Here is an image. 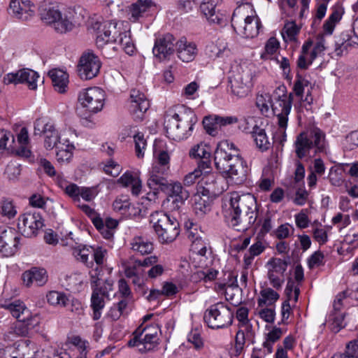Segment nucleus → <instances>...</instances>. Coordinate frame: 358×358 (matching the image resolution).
<instances>
[{"label":"nucleus","instance_id":"obj_16","mask_svg":"<svg viewBox=\"0 0 358 358\" xmlns=\"http://www.w3.org/2000/svg\"><path fill=\"white\" fill-rule=\"evenodd\" d=\"M101 66V61L96 55L93 52H85L78 65V75L83 80H90L98 75Z\"/></svg>","mask_w":358,"mask_h":358},{"label":"nucleus","instance_id":"obj_38","mask_svg":"<svg viewBox=\"0 0 358 358\" xmlns=\"http://www.w3.org/2000/svg\"><path fill=\"white\" fill-rule=\"evenodd\" d=\"M131 248L134 252L141 255L150 254L154 249L152 242L140 236L133 238L131 242Z\"/></svg>","mask_w":358,"mask_h":358},{"label":"nucleus","instance_id":"obj_29","mask_svg":"<svg viewBox=\"0 0 358 358\" xmlns=\"http://www.w3.org/2000/svg\"><path fill=\"white\" fill-rule=\"evenodd\" d=\"M144 344L137 341L136 338H131L128 341V346L131 348H136L138 351L141 353H144L152 350L158 344L159 338L150 337L146 334L143 335Z\"/></svg>","mask_w":358,"mask_h":358},{"label":"nucleus","instance_id":"obj_28","mask_svg":"<svg viewBox=\"0 0 358 358\" xmlns=\"http://www.w3.org/2000/svg\"><path fill=\"white\" fill-rule=\"evenodd\" d=\"M250 133L251 134L257 147L261 151L264 152L269 149L271 143L264 129L260 127L257 124H255Z\"/></svg>","mask_w":358,"mask_h":358},{"label":"nucleus","instance_id":"obj_34","mask_svg":"<svg viewBox=\"0 0 358 358\" xmlns=\"http://www.w3.org/2000/svg\"><path fill=\"white\" fill-rule=\"evenodd\" d=\"M118 182L124 187H131L132 194L136 196L138 195L142 187L141 180L128 171L118 179Z\"/></svg>","mask_w":358,"mask_h":358},{"label":"nucleus","instance_id":"obj_57","mask_svg":"<svg viewBox=\"0 0 358 358\" xmlns=\"http://www.w3.org/2000/svg\"><path fill=\"white\" fill-rule=\"evenodd\" d=\"M308 84L309 82L307 80L303 78L302 76L297 75L296 80L294 85V92L295 94L297 96L302 98L304 87L308 86Z\"/></svg>","mask_w":358,"mask_h":358},{"label":"nucleus","instance_id":"obj_64","mask_svg":"<svg viewBox=\"0 0 358 358\" xmlns=\"http://www.w3.org/2000/svg\"><path fill=\"white\" fill-rule=\"evenodd\" d=\"M343 355L349 358L358 357V339L351 341L347 344L346 350Z\"/></svg>","mask_w":358,"mask_h":358},{"label":"nucleus","instance_id":"obj_60","mask_svg":"<svg viewBox=\"0 0 358 358\" xmlns=\"http://www.w3.org/2000/svg\"><path fill=\"white\" fill-rule=\"evenodd\" d=\"M80 187L74 183H69L65 187L64 192L70 196L74 201H80Z\"/></svg>","mask_w":358,"mask_h":358},{"label":"nucleus","instance_id":"obj_5","mask_svg":"<svg viewBox=\"0 0 358 358\" xmlns=\"http://www.w3.org/2000/svg\"><path fill=\"white\" fill-rule=\"evenodd\" d=\"M196 122L197 117L192 111L182 114L174 113L172 115H166L164 129L169 138L180 141L187 139L192 135Z\"/></svg>","mask_w":358,"mask_h":358},{"label":"nucleus","instance_id":"obj_47","mask_svg":"<svg viewBox=\"0 0 358 358\" xmlns=\"http://www.w3.org/2000/svg\"><path fill=\"white\" fill-rule=\"evenodd\" d=\"M206 183L207 187H202V190H199L196 193H200L201 194L209 195L210 199H212V196L215 194H216L218 192H222L223 189H219L218 188H216L214 186V182H217L216 179L213 176H209L206 178Z\"/></svg>","mask_w":358,"mask_h":358},{"label":"nucleus","instance_id":"obj_46","mask_svg":"<svg viewBox=\"0 0 358 358\" xmlns=\"http://www.w3.org/2000/svg\"><path fill=\"white\" fill-rule=\"evenodd\" d=\"M1 213L3 216L12 218L17 214L16 207L12 200L3 199L1 202Z\"/></svg>","mask_w":358,"mask_h":358},{"label":"nucleus","instance_id":"obj_56","mask_svg":"<svg viewBox=\"0 0 358 358\" xmlns=\"http://www.w3.org/2000/svg\"><path fill=\"white\" fill-rule=\"evenodd\" d=\"M27 322H19L18 323L13 324L10 328V333L17 336H24L28 334L29 326Z\"/></svg>","mask_w":358,"mask_h":358},{"label":"nucleus","instance_id":"obj_43","mask_svg":"<svg viewBox=\"0 0 358 358\" xmlns=\"http://www.w3.org/2000/svg\"><path fill=\"white\" fill-rule=\"evenodd\" d=\"M282 335L280 328L274 327L266 336V339L263 343V347L266 349L268 353L273 350V344L279 340Z\"/></svg>","mask_w":358,"mask_h":358},{"label":"nucleus","instance_id":"obj_15","mask_svg":"<svg viewBox=\"0 0 358 358\" xmlns=\"http://www.w3.org/2000/svg\"><path fill=\"white\" fill-rule=\"evenodd\" d=\"M252 78L250 71L243 69L230 76L229 83L231 93L238 98L245 97L252 85Z\"/></svg>","mask_w":358,"mask_h":358},{"label":"nucleus","instance_id":"obj_59","mask_svg":"<svg viewBox=\"0 0 358 358\" xmlns=\"http://www.w3.org/2000/svg\"><path fill=\"white\" fill-rule=\"evenodd\" d=\"M106 255V250L102 248L93 247V252L91 255V260L94 261L97 266H101L103 264V259Z\"/></svg>","mask_w":358,"mask_h":358},{"label":"nucleus","instance_id":"obj_32","mask_svg":"<svg viewBox=\"0 0 358 358\" xmlns=\"http://www.w3.org/2000/svg\"><path fill=\"white\" fill-rule=\"evenodd\" d=\"M354 36H351L348 34L343 33L341 38L336 42V52L338 55L342 54L344 50L347 51L348 48L358 47V34L353 29Z\"/></svg>","mask_w":358,"mask_h":358},{"label":"nucleus","instance_id":"obj_19","mask_svg":"<svg viewBox=\"0 0 358 358\" xmlns=\"http://www.w3.org/2000/svg\"><path fill=\"white\" fill-rule=\"evenodd\" d=\"M19 236L15 229L0 228V254L3 257L13 256L17 250Z\"/></svg>","mask_w":358,"mask_h":358},{"label":"nucleus","instance_id":"obj_42","mask_svg":"<svg viewBox=\"0 0 358 358\" xmlns=\"http://www.w3.org/2000/svg\"><path fill=\"white\" fill-rule=\"evenodd\" d=\"M229 50L224 44H220L219 45L211 43L206 46L205 53L206 55L213 59L222 57L225 52L227 54Z\"/></svg>","mask_w":358,"mask_h":358},{"label":"nucleus","instance_id":"obj_11","mask_svg":"<svg viewBox=\"0 0 358 358\" xmlns=\"http://www.w3.org/2000/svg\"><path fill=\"white\" fill-rule=\"evenodd\" d=\"M34 135H44V146L52 150L63 142L55 124L47 118H38L34 122Z\"/></svg>","mask_w":358,"mask_h":358},{"label":"nucleus","instance_id":"obj_20","mask_svg":"<svg viewBox=\"0 0 358 358\" xmlns=\"http://www.w3.org/2000/svg\"><path fill=\"white\" fill-rule=\"evenodd\" d=\"M39 75L35 71L29 69H20L15 73H10L3 77V83L6 85L27 83L29 88L36 90Z\"/></svg>","mask_w":358,"mask_h":358},{"label":"nucleus","instance_id":"obj_9","mask_svg":"<svg viewBox=\"0 0 358 358\" xmlns=\"http://www.w3.org/2000/svg\"><path fill=\"white\" fill-rule=\"evenodd\" d=\"M203 320L210 329L227 328L233 322L234 313L227 305L223 303H217L211 305L206 310Z\"/></svg>","mask_w":358,"mask_h":358},{"label":"nucleus","instance_id":"obj_48","mask_svg":"<svg viewBox=\"0 0 358 358\" xmlns=\"http://www.w3.org/2000/svg\"><path fill=\"white\" fill-rule=\"evenodd\" d=\"M185 228L187 229V238L190 241L202 238L204 235L199 226L192 222H186Z\"/></svg>","mask_w":358,"mask_h":358},{"label":"nucleus","instance_id":"obj_4","mask_svg":"<svg viewBox=\"0 0 358 358\" xmlns=\"http://www.w3.org/2000/svg\"><path fill=\"white\" fill-rule=\"evenodd\" d=\"M293 95L285 93V87H280L273 92V97L268 94H258L256 105L262 113L268 112L271 107L273 115L278 119L280 128L285 129L287 126L288 115L290 114Z\"/></svg>","mask_w":358,"mask_h":358},{"label":"nucleus","instance_id":"obj_14","mask_svg":"<svg viewBox=\"0 0 358 358\" xmlns=\"http://www.w3.org/2000/svg\"><path fill=\"white\" fill-rule=\"evenodd\" d=\"M43 220L39 213H26L18 218L17 228L26 237L36 236L43 227Z\"/></svg>","mask_w":358,"mask_h":358},{"label":"nucleus","instance_id":"obj_49","mask_svg":"<svg viewBox=\"0 0 358 358\" xmlns=\"http://www.w3.org/2000/svg\"><path fill=\"white\" fill-rule=\"evenodd\" d=\"M191 251L200 256H205L207 252L208 243L202 238L191 241Z\"/></svg>","mask_w":358,"mask_h":358},{"label":"nucleus","instance_id":"obj_36","mask_svg":"<svg viewBox=\"0 0 358 358\" xmlns=\"http://www.w3.org/2000/svg\"><path fill=\"white\" fill-rule=\"evenodd\" d=\"M56 157L59 162H69L73 156L74 145L69 143V140L64 139L63 142L55 147Z\"/></svg>","mask_w":358,"mask_h":358},{"label":"nucleus","instance_id":"obj_54","mask_svg":"<svg viewBox=\"0 0 358 358\" xmlns=\"http://www.w3.org/2000/svg\"><path fill=\"white\" fill-rule=\"evenodd\" d=\"M294 228L289 224L280 225L275 231V235L278 239H285L294 232Z\"/></svg>","mask_w":358,"mask_h":358},{"label":"nucleus","instance_id":"obj_3","mask_svg":"<svg viewBox=\"0 0 358 358\" xmlns=\"http://www.w3.org/2000/svg\"><path fill=\"white\" fill-rule=\"evenodd\" d=\"M122 24L114 21L107 22L103 25V34L96 38V43L99 48H101L103 53L107 56L113 55L110 52L119 48L122 49L127 54L131 55L135 51V45L131 38L129 31H122Z\"/></svg>","mask_w":358,"mask_h":358},{"label":"nucleus","instance_id":"obj_23","mask_svg":"<svg viewBox=\"0 0 358 358\" xmlns=\"http://www.w3.org/2000/svg\"><path fill=\"white\" fill-rule=\"evenodd\" d=\"M170 157L167 152L162 151L157 157V161L154 163L150 171V176L147 184H150L153 180L161 177L167 176L169 171Z\"/></svg>","mask_w":358,"mask_h":358},{"label":"nucleus","instance_id":"obj_62","mask_svg":"<svg viewBox=\"0 0 358 358\" xmlns=\"http://www.w3.org/2000/svg\"><path fill=\"white\" fill-rule=\"evenodd\" d=\"M104 171L113 177L117 176L121 171L120 166L113 160H109L103 167Z\"/></svg>","mask_w":358,"mask_h":358},{"label":"nucleus","instance_id":"obj_55","mask_svg":"<svg viewBox=\"0 0 358 358\" xmlns=\"http://www.w3.org/2000/svg\"><path fill=\"white\" fill-rule=\"evenodd\" d=\"M20 166L15 163H10L7 165L5 174L10 180H14L20 175Z\"/></svg>","mask_w":358,"mask_h":358},{"label":"nucleus","instance_id":"obj_21","mask_svg":"<svg viewBox=\"0 0 358 358\" xmlns=\"http://www.w3.org/2000/svg\"><path fill=\"white\" fill-rule=\"evenodd\" d=\"M222 0H204L200 5L203 15L210 24L223 25L227 22L225 14L219 8Z\"/></svg>","mask_w":358,"mask_h":358},{"label":"nucleus","instance_id":"obj_1","mask_svg":"<svg viewBox=\"0 0 358 358\" xmlns=\"http://www.w3.org/2000/svg\"><path fill=\"white\" fill-rule=\"evenodd\" d=\"M223 215L229 226L238 231H244L252 227L258 217L257 199L251 194H230L229 205H225Z\"/></svg>","mask_w":358,"mask_h":358},{"label":"nucleus","instance_id":"obj_7","mask_svg":"<svg viewBox=\"0 0 358 358\" xmlns=\"http://www.w3.org/2000/svg\"><path fill=\"white\" fill-rule=\"evenodd\" d=\"M250 8L248 3L237 7L231 17V26L237 34L252 38L259 34L261 22L257 15H246Z\"/></svg>","mask_w":358,"mask_h":358},{"label":"nucleus","instance_id":"obj_39","mask_svg":"<svg viewBox=\"0 0 358 358\" xmlns=\"http://www.w3.org/2000/svg\"><path fill=\"white\" fill-rule=\"evenodd\" d=\"M313 42L306 41L302 46L301 52L297 60V66L301 69H306L312 64L315 58H312L310 50Z\"/></svg>","mask_w":358,"mask_h":358},{"label":"nucleus","instance_id":"obj_33","mask_svg":"<svg viewBox=\"0 0 358 358\" xmlns=\"http://www.w3.org/2000/svg\"><path fill=\"white\" fill-rule=\"evenodd\" d=\"M72 250V255L77 260L84 263L88 267L93 266V261L90 260V257L93 252V247L80 245L73 248Z\"/></svg>","mask_w":358,"mask_h":358},{"label":"nucleus","instance_id":"obj_58","mask_svg":"<svg viewBox=\"0 0 358 358\" xmlns=\"http://www.w3.org/2000/svg\"><path fill=\"white\" fill-rule=\"evenodd\" d=\"M190 157L193 158L208 159L210 157V152H207L203 145H195L189 151Z\"/></svg>","mask_w":358,"mask_h":358},{"label":"nucleus","instance_id":"obj_61","mask_svg":"<svg viewBox=\"0 0 358 358\" xmlns=\"http://www.w3.org/2000/svg\"><path fill=\"white\" fill-rule=\"evenodd\" d=\"M187 341L192 343L196 349H200L203 346V339L197 331H192L187 336Z\"/></svg>","mask_w":358,"mask_h":358},{"label":"nucleus","instance_id":"obj_30","mask_svg":"<svg viewBox=\"0 0 358 358\" xmlns=\"http://www.w3.org/2000/svg\"><path fill=\"white\" fill-rule=\"evenodd\" d=\"M17 139L20 147L15 150L16 155L25 158L29 157L31 152L27 147L29 143V137L28 129L26 127L21 128L17 136Z\"/></svg>","mask_w":358,"mask_h":358},{"label":"nucleus","instance_id":"obj_27","mask_svg":"<svg viewBox=\"0 0 358 358\" xmlns=\"http://www.w3.org/2000/svg\"><path fill=\"white\" fill-rule=\"evenodd\" d=\"M9 6L13 13L20 19L27 20V16L22 17L24 13L29 16L34 14V10L31 9L33 3L30 0H10Z\"/></svg>","mask_w":358,"mask_h":358},{"label":"nucleus","instance_id":"obj_26","mask_svg":"<svg viewBox=\"0 0 358 358\" xmlns=\"http://www.w3.org/2000/svg\"><path fill=\"white\" fill-rule=\"evenodd\" d=\"M12 315L15 317L18 322H27L28 324H32L31 313L26 307L24 303L19 300L14 301L3 306Z\"/></svg>","mask_w":358,"mask_h":358},{"label":"nucleus","instance_id":"obj_45","mask_svg":"<svg viewBox=\"0 0 358 358\" xmlns=\"http://www.w3.org/2000/svg\"><path fill=\"white\" fill-rule=\"evenodd\" d=\"M299 31V27L293 22H288L285 24L282 31V37L285 41H294L296 39V36Z\"/></svg>","mask_w":358,"mask_h":358},{"label":"nucleus","instance_id":"obj_37","mask_svg":"<svg viewBox=\"0 0 358 358\" xmlns=\"http://www.w3.org/2000/svg\"><path fill=\"white\" fill-rule=\"evenodd\" d=\"M54 87L59 92H64L68 83V75L62 70L53 69L48 72Z\"/></svg>","mask_w":358,"mask_h":358},{"label":"nucleus","instance_id":"obj_2","mask_svg":"<svg viewBox=\"0 0 358 358\" xmlns=\"http://www.w3.org/2000/svg\"><path fill=\"white\" fill-rule=\"evenodd\" d=\"M214 162L216 169L234 183L241 184L246 180L248 167L233 143L227 140L219 143L214 153Z\"/></svg>","mask_w":358,"mask_h":358},{"label":"nucleus","instance_id":"obj_44","mask_svg":"<svg viewBox=\"0 0 358 358\" xmlns=\"http://www.w3.org/2000/svg\"><path fill=\"white\" fill-rule=\"evenodd\" d=\"M289 262V257L286 259H281L280 258H271L267 263L271 268H269L268 271H273V273H280L283 275L287 268V265Z\"/></svg>","mask_w":358,"mask_h":358},{"label":"nucleus","instance_id":"obj_63","mask_svg":"<svg viewBox=\"0 0 358 358\" xmlns=\"http://www.w3.org/2000/svg\"><path fill=\"white\" fill-rule=\"evenodd\" d=\"M104 171L113 177L117 176L121 171L120 166L113 160H109L103 167Z\"/></svg>","mask_w":358,"mask_h":358},{"label":"nucleus","instance_id":"obj_8","mask_svg":"<svg viewBox=\"0 0 358 358\" xmlns=\"http://www.w3.org/2000/svg\"><path fill=\"white\" fill-rule=\"evenodd\" d=\"M294 145L296 155L299 159L307 156L313 148H315V152H323L325 148L324 134L317 128L309 134L301 133L297 136Z\"/></svg>","mask_w":358,"mask_h":358},{"label":"nucleus","instance_id":"obj_22","mask_svg":"<svg viewBox=\"0 0 358 358\" xmlns=\"http://www.w3.org/2000/svg\"><path fill=\"white\" fill-rule=\"evenodd\" d=\"M130 112L136 121L143 120L144 113L150 107L149 101L144 94L137 90H131L130 93Z\"/></svg>","mask_w":358,"mask_h":358},{"label":"nucleus","instance_id":"obj_53","mask_svg":"<svg viewBox=\"0 0 358 358\" xmlns=\"http://www.w3.org/2000/svg\"><path fill=\"white\" fill-rule=\"evenodd\" d=\"M134 139L136 155L138 158L143 157L144 156L143 150H145L147 145L144 135L143 134L138 133L134 136Z\"/></svg>","mask_w":358,"mask_h":358},{"label":"nucleus","instance_id":"obj_6","mask_svg":"<svg viewBox=\"0 0 358 358\" xmlns=\"http://www.w3.org/2000/svg\"><path fill=\"white\" fill-rule=\"evenodd\" d=\"M150 223L161 243H170L180 234L178 220L163 211H155L150 215Z\"/></svg>","mask_w":358,"mask_h":358},{"label":"nucleus","instance_id":"obj_13","mask_svg":"<svg viewBox=\"0 0 358 358\" xmlns=\"http://www.w3.org/2000/svg\"><path fill=\"white\" fill-rule=\"evenodd\" d=\"M104 100V91L97 87L83 90L78 95V101L80 104L87 110L94 113L101 110Z\"/></svg>","mask_w":358,"mask_h":358},{"label":"nucleus","instance_id":"obj_18","mask_svg":"<svg viewBox=\"0 0 358 358\" xmlns=\"http://www.w3.org/2000/svg\"><path fill=\"white\" fill-rule=\"evenodd\" d=\"M175 45V38L172 34H164L155 39L153 55L159 62L169 60L174 53Z\"/></svg>","mask_w":358,"mask_h":358},{"label":"nucleus","instance_id":"obj_25","mask_svg":"<svg viewBox=\"0 0 358 358\" xmlns=\"http://www.w3.org/2000/svg\"><path fill=\"white\" fill-rule=\"evenodd\" d=\"M22 279L28 287L34 283L37 286H43L48 281V275L44 268L33 267L22 273Z\"/></svg>","mask_w":358,"mask_h":358},{"label":"nucleus","instance_id":"obj_40","mask_svg":"<svg viewBox=\"0 0 358 358\" xmlns=\"http://www.w3.org/2000/svg\"><path fill=\"white\" fill-rule=\"evenodd\" d=\"M279 294L271 288H264L260 291V297L257 300L259 307L271 306L278 299Z\"/></svg>","mask_w":358,"mask_h":358},{"label":"nucleus","instance_id":"obj_52","mask_svg":"<svg viewBox=\"0 0 358 358\" xmlns=\"http://www.w3.org/2000/svg\"><path fill=\"white\" fill-rule=\"evenodd\" d=\"M129 203V199L124 196H121L114 201L113 203V208L115 211L124 216Z\"/></svg>","mask_w":358,"mask_h":358},{"label":"nucleus","instance_id":"obj_35","mask_svg":"<svg viewBox=\"0 0 358 358\" xmlns=\"http://www.w3.org/2000/svg\"><path fill=\"white\" fill-rule=\"evenodd\" d=\"M151 6V0H138L136 3L131 4L129 8L131 15L129 20L133 22L138 20Z\"/></svg>","mask_w":358,"mask_h":358},{"label":"nucleus","instance_id":"obj_17","mask_svg":"<svg viewBox=\"0 0 358 358\" xmlns=\"http://www.w3.org/2000/svg\"><path fill=\"white\" fill-rule=\"evenodd\" d=\"M113 281L106 279L104 287H96L92 289L91 296V308L93 311L92 318L98 320L101 317V311L105 306V299L109 297V292L113 290Z\"/></svg>","mask_w":358,"mask_h":358},{"label":"nucleus","instance_id":"obj_24","mask_svg":"<svg viewBox=\"0 0 358 358\" xmlns=\"http://www.w3.org/2000/svg\"><path fill=\"white\" fill-rule=\"evenodd\" d=\"M178 57L184 62L192 61L196 54L197 48L194 43L187 41V38H182L176 43Z\"/></svg>","mask_w":358,"mask_h":358},{"label":"nucleus","instance_id":"obj_41","mask_svg":"<svg viewBox=\"0 0 358 358\" xmlns=\"http://www.w3.org/2000/svg\"><path fill=\"white\" fill-rule=\"evenodd\" d=\"M48 302L52 306L66 307L70 300L66 294L57 291H50L47 294Z\"/></svg>","mask_w":358,"mask_h":358},{"label":"nucleus","instance_id":"obj_10","mask_svg":"<svg viewBox=\"0 0 358 358\" xmlns=\"http://www.w3.org/2000/svg\"><path fill=\"white\" fill-rule=\"evenodd\" d=\"M40 15L43 22L52 24L58 33H66L73 27V24L69 19L62 16L57 3L43 2L40 6Z\"/></svg>","mask_w":358,"mask_h":358},{"label":"nucleus","instance_id":"obj_12","mask_svg":"<svg viewBox=\"0 0 358 358\" xmlns=\"http://www.w3.org/2000/svg\"><path fill=\"white\" fill-rule=\"evenodd\" d=\"M148 186L152 190V192H150L147 194V199L150 201L155 199L159 190L166 193L168 197L179 196L183 195L184 193H188L183 189L181 183L178 182H169L166 176L155 179L152 182H150V184H148Z\"/></svg>","mask_w":358,"mask_h":358},{"label":"nucleus","instance_id":"obj_51","mask_svg":"<svg viewBox=\"0 0 358 358\" xmlns=\"http://www.w3.org/2000/svg\"><path fill=\"white\" fill-rule=\"evenodd\" d=\"M331 330L335 333L338 332L341 329L345 327L344 322L345 314L340 313H334L331 315Z\"/></svg>","mask_w":358,"mask_h":358},{"label":"nucleus","instance_id":"obj_50","mask_svg":"<svg viewBox=\"0 0 358 358\" xmlns=\"http://www.w3.org/2000/svg\"><path fill=\"white\" fill-rule=\"evenodd\" d=\"M215 115H209L205 117L203 120V125L206 132L211 135L215 136L218 129L217 121L215 120Z\"/></svg>","mask_w":358,"mask_h":358},{"label":"nucleus","instance_id":"obj_31","mask_svg":"<svg viewBox=\"0 0 358 358\" xmlns=\"http://www.w3.org/2000/svg\"><path fill=\"white\" fill-rule=\"evenodd\" d=\"M212 199H210L209 195L201 194L196 193L194 196L193 208L195 213L199 215H203L210 210V204Z\"/></svg>","mask_w":358,"mask_h":358}]
</instances>
